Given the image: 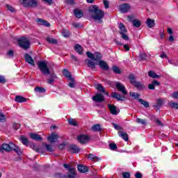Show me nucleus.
Instances as JSON below:
<instances>
[{
    "label": "nucleus",
    "instance_id": "obj_59",
    "mask_svg": "<svg viewBox=\"0 0 178 178\" xmlns=\"http://www.w3.org/2000/svg\"><path fill=\"white\" fill-rule=\"evenodd\" d=\"M122 178H130V172H123Z\"/></svg>",
    "mask_w": 178,
    "mask_h": 178
},
{
    "label": "nucleus",
    "instance_id": "obj_43",
    "mask_svg": "<svg viewBox=\"0 0 178 178\" xmlns=\"http://www.w3.org/2000/svg\"><path fill=\"white\" fill-rule=\"evenodd\" d=\"M168 106H170V108H172L174 109H178V103L170 102H168Z\"/></svg>",
    "mask_w": 178,
    "mask_h": 178
},
{
    "label": "nucleus",
    "instance_id": "obj_64",
    "mask_svg": "<svg viewBox=\"0 0 178 178\" xmlns=\"http://www.w3.org/2000/svg\"><path fill=\"white\" fill-rule=\"evenodd\" d=\"M149 90H155V86L152 84V82L148 85Z\"/></svg>",
    "mask_w": 178,
    "mask_h": 178
},
{
    "label": "nucleus",
    "instance_id": "obj_51",
    "mask_svg": "<svg viewBox=\"0 0 178 178\" xmlns=\"http://www.w3.org/2000/svg\"><path fill=\"white\" fill-rule=\"evenodd\" d=\"M7 56H8V58H13L15 56V51L13 50H9L7 52Z\"/></svg>",
    "mask_w": 178,
    "mask_h": 178
},
{
    "label": "nucleus",
    "instance_id": "obj_33",
    "mask_svg": "<svg viewBox=\"0 0 178 178\" xmlns=\"http://www.w3.org/2000/svg\"><path fill=\"white\" fill-rule=\"evenodd\" d=\"M164 102H163V99H157V103L156 105H154V108H157V109H160V108L161 106H163Z\"/></svg>",
    "mask_w": 178,
    "mask_h": 178
},
{
    "label": "nucleus",
    "instance_id": "obj_12",
    "mask_svg": "<svg viewBox=\"0 0 178 178\" xmlns=\"http://www.w3.org/2000/svg\"><path fill=\"white\" fill-rule=\"evenodd\" d=\"M127 19L129 22L132 23L134 27L138 28L141 26V22L138 19H133V16H131V15H128Z\"/></svg>",
    "mask_w": 178,
    "mask_h": 178
},
{
    "label": "nucleus",
    "instance_id": "obj_16",
    "mask_svg": "<svg viewBox=\"0 0 178 178\" xmlns=\"http://www.w3.org/2000/svg\"><path fill=\"white\" fill-rule=\"evenodd\" d=\"M130 8L131 7L129 3H124L120 6V13H127L130 10Z\"/></svg>",
    "mask_w": 178,
    "mask_h": 178
},
{
    "label": "nucleus",
    "instance_id": "obj_7",
    "mask_svg": "<svg viewBox=\"0 0 178 178\" xmlns=\"http://www.w3.org/2000/svg\"><path fill=\"white\" fill-rule=\"evenodd\" d=\"M17 42L23 49H29L30 48V40H28L27 38L22 36L19 39H18Z\"/></svg>",
    "mask_w": 178,
    "mask_h": 178
},
{
    "label": "nucleus",
    "instance_id": "obj_37",
    "mask_svg": "<svg viewBox=\"0 0 178 178\" xmlns=\"http://www.w3.org/2000/svg\"><path fill=\"white\" fill-rule=\"evenodd\" d=\"M95 88L97 91H99L100 92H105V88L101 85V83H97L95 86Z\"/></svg>",
    "mask_w": 178,
    "mask_h": 178
},
{
    "label": "nucleus",
    "instance_id": "obj_63",
    "mask_svg": "<svg viewBox=\"0 0 178 178\" xmlns=\"http://www.w3.org/2000/svg\"><path fill=\"white\" fill-rule=\"evenodd\" d=\"M155 122L158 124V126L163 127V124L158 118L156 120Z\"/></svg>",
    "mask_w": 178,
    "mask_h": 178
},
{
    "label": "nucleus",
    "instance_id": "obj_30",
    "mask_svg": "<svg viewBox=\"0 0 178 178\" xmlns=\"http://www.w3.org/2000/svg\"><path fill=\"white\" fill-rule=\"evenodd\" d=\"M118 136L120 137H122L124 140V141H129V135L127 134V133L123 132V131H119Z\"/></svg>",
    "mask_w": 178,
    "mask_h": 178
},
{
    "label": "nucleus",
    "instance_id": "obj_34",
    "mask_svg": "<svg viewBox=\"0 0 178 178\" xmlns=\"http://www.w3.org/2000/svg\"><path fill=\"white\" fill-rule=\"evenodd\" d=\"M88 158H89V159H91V161H95V162H98V161H101V158L96 156L92 154H89L88 155Z\"/></svg>",
    "mask_w": 178,
    "mask_h": 178
},
{
    "label": "nucleus",
    "instance_id": "obj_13",
    "mask_svg": "<svg viewBox=\"0 0 178 178\" xmlns=\"http://www.w3.org/2000/svg\"><path fill=\"white\" fill-rule=\"evenodd\" d=\"M115 87L120 92L123 94V95H127V90H126V87H124L123 84L120 83V82L115 83Z\"/></svg>",
    "mask_w": 178,
    "mask_h": 178
},
{
    "label": "nucleus",
    "instance_id": "obj_18",
    "mask_svg": "<svg viewBox=\"0 0 178 178\" xmlns=\"http://www.w3.org/2000/svg\"><path fill=\"white\" fill-rule=\"evenodd\" d=\"M24 59H25V61L27 63H29V65H31V66H35V64L34 63V60L33 59L31 56H30V54H24Z\"/></svg>",
    "mask_w": 178,
    "mask_h": 178
},
{
    "label": "nucleus",
    "instance_id": "obj_1",
    "mask_svg": "<svg viewBox=\"0 0 178 178\" xmlns=\"http://www.w3.org/2000/svg\"><path fill=\"white\" fill-rule=\"evenodd\" d=\"M38 67L44 76H49L50 79H47L48 84H54L55 79H58V76L54 71H51L48 67V63L44 60L38 61Z\"/></svg>",
    "mask_w": 178,
    "mask_h": 178
},
{
    "label": "nucleus",
    "instance_id": "obj_42",
    "mask_svg": "<svg viewBox=\"0 0 178 178\" xmlns=\"http://www.w3.org/2000/svg\"><path fill=\"white\" fill-rule=\"evenodd\" d=\"M47 42H49V44H54L55 45H56V44H58V40H56L54 38H51L50 36H48L46 38Z\"/></svg>",
    "mask_w": 178,
    "mask_h": 178
},
{
    "label": "nucleus",
    "instance_id": "obj_20",
    "mask_svg": "<svg viewBox=\"0 0 178 178\" xmlns=\"http://www.w3.org/2000/svg\"><path fill=\"white\" fill-rule=\"evenodd\" d=\"M111 97L115 98V99H118V101H124V98H126L124 96L120 95V94L118 92H113L111 93Z\"/></svg>",
    "mask_w": 178,
    "mask_h": 178
},
{
    "label": "nucleus",
    "instance_id": "obj_48",
    "mask_svg": "<svg viewBox=\"0 0 178 178\" xmlns=\"http://www.w3.org/2000/svg\"><path fill=\"white\" fill-rule=\"evenodd\" d=\"M69 80L70 81V82L68 84L69 87H70V88H74V78H70Z\"/></svg>",
    "mask_w": 178,
    "mask_h": 178
},
{
    "label": "nucleus",
    "instance_id": "obj_47",
    "mask_svg": "<svg viewBox=\"0 0 178 178\" xmlns=\"http://www.w3.org/2000/svg\"><path fill=\"white\" fill-rule=\"evenodd\" d=\"M136 122L143 124V126H147V120H143L141 118H136Z\"/></svg>",
    "mask_w": 178,
    "mask_h": 178
},
{
    "label": "nucleus",
    "instance_id": "obj_24",
    "mask_svg": "<svg viewBox=\"0 0 178 178\" xmlns=\"http://www.w3.org/2000/svg\"><path fill=\"white\" fill-rule=\"evenodd\" d=\"M74 15L76 17H77V19H81V17H83L84 13H83V10L76 8L75 10H74Z\"/></svg>",
    "mask_w": 178,
    "mask_h": 178
},
{
    "label": "nucleus",
    "instance_id": "obj_25",
    "mask_svg": "<svg viewBox=\"0 0 178 178\" xmlns=\"http://www.w3.org/2000/svg\"><path fill=\"white\" fill-rule=\"evenodd\" d=\"M108 108L111 115H118V108H116V106L113 104H108Z\"/></svg>",
    "mask_w": 178,
    "mask_h": 178
},
{
    "label": "nucleus",
    "instance_id": "obj_36",
    "mask_svg": "<svg viewBox=\"0 0 178 178\" xmlns=\"http://www.w3.org/2000/svg\"><path fill=\"white\" fill-rule=\"evenodd\" d=\"M63 76H65V77H66L67 79H68V80L70 79H72V74H70V72H69V71L67 70V69H63Z\"/></svg>",
    "mask_w": 178,
    "mask_h": 178
},
{
    "label": "nucleus",
    "instance_id": "obj_22",
    "mask_svg": "<svg viewBox=\"0 0 178 178\" xmlns=\"http://www.w3.org/2000/svg\"><path fill=\"white\" fill-rule=\"evenodd\" d=\"M36 22H37L38 24H39L40 26H45L46 27H50L51 26V24H49L45 19H42L41 18H39V19H36Z\"/></svg>",
    "mask_w": 178,
    "mask_h": 178
},
{
    "label": "nucleus",
    "instance_id": "obj_8",
    "mask_svg": "<svg viewBox=\"0 0 178 178\" xmlns=\"http://www.w3.org/2000/svg\"><path fill=\"white\" fill-rule=\"evenodd\" d=\"M22 5L25 8H38V5H40V3L38 2V0H22Z\"/></svg>",
    "mask_w": 178,
    "mask_h": 178
},
{
    "label": "nucleus",
    "instance_id": "obj_35",
    "mask_svg": "<svg viewBox=\"0 0 178 178\" xmlns=\"http://www.w3.org/2000/svg\"><path fill=\"white\" fill-rule=\"evenodd\" d=\"M70 58L72 59V63L74 65H79V63H80V60H79L77 57H76V56L74 54H70Z\"/></svg>",
    "mask_w": 178,
    "mask_h": 178
},
{
    "label": "nucleus",
    "instance_id": "obj_54",
    "mask_svg": "<svg viewBox=\"0 0 178 178\" xmlns=\"http://www.w3.org/2000/svg\"><path fill=\"white\" fill-rule=\"evenodd\" d=\"M105 9H109V1L108 0H103Z\"/></svg>",
    "mask_w": 178,
    "mask_h": 178
},
{
    "label": "nucleus",
    "instance_id": "obj_60",
    "mask_svg": "<svg viewBox=\"0 0 178 178\" xmlns=\"http://www.w3.org/2000/svg\"><path fill=\"white\" fill-rule=\"evenodd\" d=\"M66 145H67V144L66 143H62V144H60L59 145H58V149H60V150H62V149H65V148L66 147Z\"/></svg>",
    "mask_w": 178,
    "mask_h": 178
},
{
    "label": "nucleus",
    "instance_id": "obj_52",
    "mask_svg": "<svg viewBox=\"0 0 178 178\" xmlns=\"http://www.w3.org/2000/svg\"><path fill=\"white\" fill-rule=\"evenodd\" d=\"M112 125L115 130H123V128L122 127H120L119 124H115V122H113Z\"/></svg>",
    "mask_w": 178,
    "mask_h": 178
},
{
    "label": "nucleus",
    "instance_id": "obj_46",
    "mask_svg": "<svg viewBox=\"0 0 178 178\" xmlns=\"http://www.w3.org/2000/svg\"><path fill=\"white\" fill-rule=\"evenodd\" d=\"M67 122L69 123V124H70V126H77V122H76V120H74V119L72 118H69L67 120Z\"/></svg>",
    "mask_w": 178,
    "mask_h": 178
},
{
    "label": "nucleus",
    "instance_id": "obj_4",
    "mask_svg": "<svg viewBox=\"0 0 178 178\" xmlns=\"http://www.w3.org/2000/svg\"><path fill=\"white\" fill-rule=\"evenodd\" d=\"M19 140L22 143V144L24 145H25L26 147H29H29L32 149H33V151H35L36 152H40V148H38V147H37V146H35V143L29 142V139L26 136L22 135L19 138Z\"/></svg>",
    "mask_w": 178,
    "mask_h": 178
},
{
    "label": "nucleus",
    "instance_id": "obj_40",
    "mask_svg": "<svg viewBox=\"0 0 178 178\" xmlns=\"http://www.w3.org/2000/svg\"><path fill=\"white\" fill-rule=\"evenodd\" d=\"M112 70L113 73H115L116 74H122V70H120V68L116 65H113L112 67Z\"/></svg>",
    "mask_w": 178,
    "mask_h": 178
},
{
    "label": "nucleus",
    "instance_id": "obj_27",
    "mask_svg": "<svg viewBox=\"0 0 178 178\" xmlns=\"http://www.w3.org/2000/svg\"><path fill=\"white\" fill-rule=\"evenodd\" d=\"M74 50L76 54H79V55H83V47H81V45L79 44H75Z\"/></svg>",
    "mask_w": 178,
    "mask_h": 178
},
{
    "label": "nucleus",
    "instance_id": "obj_32",
    "mask_svg": "<svg viewBox=\"0 0 178 178\" xmlns=\"http://www.w3.org/2000/svg\"><path fill=\"white\" fill-rule=\"evenodd\" d=\"M148 76L149 77H152V79H161V75L156 74L154 71H149Z\"/></svg>",
    "mask_w": 178,
    "mask_h": 178
},
{
    "label": "nucleus",
    "instance_id": "obj_19",
    "mask_svg": "<svg viewBox=\"0 0 178 178\" xmlns=\"http://www.w3.org/2000/svg\"><path fill=\"white\" fill-rule=\"evenodd\" d=\"M86 65L88 66V67H90V69H92V70H95V69H96V65H98V63H95L94 62V60H92V59H87L86 60Z\"/></svg>",
    "mask_w": 178,
    "mask_h": 178
},
{
    "label": "nucleus",
    "instance_id": "obj_17",
    "mask_svg": "<svg viewBox=\"0 0 178 178\" xmlns=\"http://www.w3.org/2000/svg\"><path fill=\"white\" fill-rule=\"evenodd\" d=\"M78 172L79 173H87L90 170L88 166H86L84 165L79 164L77 165Z\"/></svg>",
    "mask_w": 178,
    "mask_h": 178
},
{
    "label": "nucleus",
    "instance_id": "obj_41",
    "mask_svg": "<svg viewBox=\"0 0 178 178\" xmlns=\"http://www.w3.org/2000/svg\"><path fill=\"white\" fill-rule=\"evenodd\" d=\"M92 130L93 131L98 132V131H101L102 129H101V125L99 124H96L92 127Z\"/></svg>",
    "mask_w": 178,
    "mask_h": 178
},
{
    "label": "nucleus",
    "instance_id": "obj_56",
    "mask_svg": "<svg viewBox=\"0 0 178 178\" xmlns=\"http://www.w3.org/2000/svg\"><path fill=\"white\" fill-rule=\"evenodd\" d=\"M5 120H6L5 118V114L0 111V122H5Z\"/></svg>",
    "mask_w": 178,
    "mask_h": 178
},
{
    "label": "nucleus",
    "instance_id": "obj_57",
    "mask_svg": "<svg viewBox=\"0 0 178 178\" xmlns=\"http://www.w3.org/2000/svg\"><path fill=\"white\" fill-rule=\"evenodd\" d=\"M13 129H14V130H19V129H20V124L14 123L13 125Z\"/></svg>",
    "mask_w": 178,
    "mask_h": 178
},
{
    "label": "nucleus",
    "instance_id": "obj_6",
    "mask_svg": "<svg viewBox=\"0 0 178 178\" xmlns=\"http://www.w3.org/2000/svg\"><path fill=\"white\" fill-rule=\"evenodd\" d=\"M86 55L89 59H92V60L95 62L102 60V54L98 51L95 52V54H92L90 51H87Z\"/></svg>",
    "mask_w": 178,
    "mask_h": 178
},
{
    "label": "nucleus",
    "instance_id": "obj_31",
    "mask_svg": "<svg viewBox=\"0 0 178 178\" xmlns=\"http://www.w3.org/2000/svg\"><path fill=\"white\" fill-rule=\"evenodd\" d=\"M139 60H148V55L145 52H140Z\"/></svg>",
    "mask_w": 178,
    "mask_h": 178
},
{
    "label": "nucleus",
    "instance_id": "obj_49",
    "mask_svg": "<svg viewBox=\"0 0 178 178\" xmlns=\"http://www.w3.org/2000/svg\"><path fill=\"white\" fill-rule=\"evenodd\" d=\"M35 91H36L37 92H40V93H44L45 92V88H41V87H36L35 88Z\"/></svg>",
    "mask_w": 178,
    "mask_h": 178
},
{
    "label": "nucleus",
    "instance_id": "obj_14",
    "mask_svg": "<svg viewBox=\"0 0 178 178\" xmlns=\"http://www.w3.org/2000/svg\"><path fill=\"white\" fill-rule=\"evenodd\" d=\"M92 99H93L95 102H104L105 101V97L102 94L97 93L92 97Z\"/></svg>",
    "mask_w": 178,
    "mask_h": 178
},
{
    "label": "nucleus",
    "instance_id": "obj_53",
    "mask_svg": "<svg viewBox=\"0 0 178 178\" xmlns=\"http://www.w3.org/2000/svg\"><path fill=\"white\" fill-rule=\"evenodd\" d=\"M72 26L74 27V29H81V27H83V24L76 22L73 23Z\"/></svg>",
    "mask_w": 178,
    "mask_h": 178
},
{
    "label": "nucleus",
    "instance_id": "obj_23",
    "mask_svg": "<svg viewBox=\"0 0 178 178\" xmlns=\"http://www.w3.org/2000/svg\"><path fill=\"white\" fill-rule=\"evenodd\" d=\"M58 138H59V136H58V134L53 132L51 134V136L47 138V140L48 141H49V143H51V144H52L55 143V140H58Z\"/></svg>",
    "mask_w": 178,
    "mask_h": 178
},
{
    "label": "nucleus",
    "instance_id": "obj_10",
    "mask_svg": "<svg viewBox=\"0 0 178 178\" xmlns=\"http://www.w3.org/2000/svg\"><path fill=\"white\" fill-rule=\"evenodd\" d=\"M77 140L80 144H87L90 141V136L88 135L81 134L77 136Z\"/></svg>",
    "mask_w": 178,
    "mask_h": 178
},
{
    "label": "nucleus",
    "instance_id": "obj_45",
    "mask_svg": "<svg viewBox=\"0 0 178 178\" xmlns=\"http://www.w3.org/2000/svg\"><path fill=\"white\" fill-rule=\"evenodd\" d=\"M42 145L46 147L47 151L49 152H54V148H52V145H48L47 143H43Z\"/></svg>",
    "mask_w": 178,
    "mask_h": 178
},
{
    "label": "nucleus",
    "instance_id": "obj_38",
    "mask_svg": "<svg viewBox=\"0 0 178 178\" xmlns=\"http://www.w3.org/2000/svg\"><path fill=\"white\" fill-rule=\"evenodd\" d=\"M129 80L130 81L131 84H133L134 86L137 81L136 80V76L133 74H130L129 76Z\"/></svg>",
    "mask_w": 178,
    "mask_h": 178
},
{
    "label": "nucleus",
    "instance_id": "obj_26",
    "mask_svg": "<svg viewBox=\"0 0 178 178\" xmlns=\"http://www.w3.org/2000/svg\"><path fill=\"white\" fill-rule=\"evenodd\" d=\"M134 88H136L137 90H138V91H143L144 90V88H145V86L140 82V81H137L134 85Z\"/></svg>",
    "mask_w": 178,
    "mask_h": 178
},
{
    "label": "nucleus",
    "instance_id": "obj_2",
    "mask_svg": "<svg viewBox=\"0 0 178 178\" xmlns=\"http://www.w3.org/2000/svg\"><path fill=\"white\" fill-rule=\"evenodd\" d=\"M88 12L90 15V17L99 24H102L103 23L102 19L105 17V12L104 10L99 9V6L96 5L91 6L88 8Z\"/></svg>",
    "mask_w": 178,
    "mask_h": 178
},
{
    "label": "nucleus",
    "instance_id": "obj_55",
    "mask_svg": "<svg viewBox=\"0 0 178 178\" xmlns=\"http://www.w3.org/2000/svg\"><path fill=\"white\" fill-rule=\"evenodd\" d=\"M152 83L154 87H159V86H161V83L156 80H153Z\"/></svg>",
    "mask_w": 178,
    "mask_h": 178
},
{
    "label": "nucleus",
    "instance_id": "obj_21",
    "mask_svg": "<svg viewBox=\"0 0 178 178\" xmlns=\"http://www.w3.org/2000/svg\"><path fill=\"white\" fill-rule=\"evenodd\" d=\"M30 138L31 140H34V141H42V137H41V135H39L38 134L31 133Z\"/></svg>",
    "mask_w": 178,
    "mask_h": 178
},
{
    "label": "nucleus",
    "instance_id": "obj_28",
    "mask_svg": "<svg viewBox=\"0 0 178 178\" xmlns=\"http://www.w3.org/2000/svg\"><path fill=\"white\" fill-rule=\"evenodd\" d=\"M15 102H18L19 104H22L23 102H26V101H27V99L26 97H22V96L17 95V96L15 97Z\"/></svg>",
    "mask_w": 178,
    "mask_h": 178
},
{
    "label": "nucleus",
    "instance_id": "obj_50",
    "mask_svg": "<svg viewBox=\"0 0 178 178\" xmlns=\"http://www.w3.org/2000/svg\"><path fill=\"white\" fill-rule=\"evenodd\" d=\"M109 147L111 151H115V149H118V145H116L115 143H110Z\"/></svg>",
    "mask_w": 178,
    "mask_h": 178
},
{
    "label": "nucleus",
    "instance_id": "obj_5",
    "mask_svg": "<svg viewBox=\"0 0 178 178\" xmlns=\"http://www.w3.org/2000/svg\"><path fill=\"white\" fill-rule=\"evenodd\" d=\"M68 173L63 175L62 173L56 174L57 178H76L77 173L76 172L75 168H69Z\"/></svg>",
    "mask_w": 178,
    "mask_h": 178
},
{
    "label": "nucleus",
    "instance_id": "obj_11",
    "mask_svg": "<svg viewBox=\"0 0 178 178\" xmlns=\"http://www.w3.org/2000/svg\"><path fill=\"white\" fill-rule=\"evenodd\" d=\"M67 151L71 152V154H79L80 152V147L76 145L72 144L68 146Z\"/></svg>",
    "mask_w": 178,
    "mask_h": 178
},
{
    "label": "nucleus",
    "instance_id": "obj_9",
    "mask_svg": "<svg viewBox=\"0 0 178 178\" xmlns=\"http://www.w3.org/2000/svg\"><path fill=\"white\" fill-rule=\"evenodd\" d=\"M119 29L120 30V34L121 35V38H122V40H124L125 41H129V35L126 34V33H127V29H126V26H124V24L123 23H120Z\"/></svg>",
    "mask_w": 178,
    "mask_h": 178
},
{
    "label": "nucleus",
    "instance_id": "obj_29",
    "mask_svg": "<svg viewBox=\"0 0 178 178\" xmlns=\"http://www.w3.org/2000/svg\"><path fill=\"white\" fill-rule=\"evenodd\" d=\"M146 24H147V27H149V29H152V27H155V20L150 18L147 19Z\"/></svg>",
    "mask_w": 178,
    "mask_h": 178
},
{
    "label": "nucleus",
    "instance_id": "obj_62",
    "mask_svg": "<svg viewBox=\"0 0 178 178\" xmlns=\"http://www.w3.org/2000/svg\"><path fill=\"white\" fill-rule=\"evenodd\" d=\"M62 33H63V37H65V38H67V37H69L70 35L69 32H67L65 30H63Z\"/></svg>",
    "mask_w": 178,
    "mask_h": 178
},
{
    "label": "nucleus",
    "instance_id": "obj_15",
    "mask_svg": "<svg viewBox=\"0 0 178 178\" xmlns=\"http://www.w3.org/2000/svg\"><path fill=\"white\" fill-rule=\"evenodd\" d=\"M97 65H99L100 69H102L104 72H108V70H109V65H108V63L104 60L99 61Z\"/></svg>",
    "mask_w": 178,
    "mask_h": 178
},
{
    "label": "nucleus",
    "instance_id": "obj_61",
    "mask_svg": "<svg viewBox=\"0 0 178 178\" xmlns=\"http://www.w3.org/2000/svg\"><path fill=\"white\" fill-rule=\"evenodd\" d=\"M135 177L136 178H143V174H141V172H137L135 174Z\"/></svg>",
    "mask_w": 178,
    "mask_h": 178
},
{
    "label": "nucleus",
    "instance_id": "obj_58",
    "mask_svg": "<svg viewBox=\"0 0 178 178\" xmlns=\"http://www.w3.org/2000/svg\"><path fill=\"white\" fill-rule=\"evenodd\" d=\"M6 83V79L3 76L0 75V84H5Z\"/></svg>",
    "mask_w": 178,
    "mask_h": 178
},
{
    "label": "nucleus",
    "instance_id": "obj_3",
    "mask_svg": "<svg viewBox=\"0 0 178 178\" xmlns=\"http://www.w3.org/2000/svg\"><path fill=\"white\" fill-rule=\"evenodd\" d=\"M3 149L6 151V152H10L11 151H14L17 153V155H22V150L17 146L15 145V144L10 143H3Z\"/></svg>",
    "mask_w": 178,
    "mask_h": 178
},
{
    "label": "nucleus",
    "instance_id": "obj_39",
    "mask_svg": "<svg viewBox=\"0 0 178 178\" xmlns=\"http://www.w3.org/2000/svg\"><path fill=\"white\" fill-rule=\"evenodd\" d=\"M138 102H140V104L141 105H143V106H145V108H149V103L148 102H146L145 100L143 99H138Z\"/></svg>",
    "mask_w": 178,
    "mask_h": 178
},
{
    "label": "nucleus",
    "instance_id": "obj_44",
    "mask_svg": "<svg viewBox=\"0 0 178 178\" xmlns=\"http://www.w3.org/2000/svg\"><path fill=\"white\" fill-rule=\"evenodd\" d=\"M130 97H132V98H134V99H139L140 98V94L134 92H129Z\"/></svg>",
    "mask_w": 178,
    "mask_h": 178
}]
</instances>
